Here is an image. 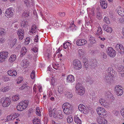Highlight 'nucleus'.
<instances>
[{
	"instance_id": "obj_1",
	"label": "nucleus",
	"mask_w": 124,
	"mask_h": 124,
	"mask_svg": "<svg viewBox=\"0 0 124 124\" xmlns=\"http://www.w3.org/2000/svg\"><path fill=\"white\" fill-rule=\"evenodd\" d=\"M48 109L50 117L53 116L56 119H61L63 118V115L62 114V111L60 110L55 108L52 110L51 107H49Z\"/></svg>"
},
{
	"instance_id": "obj_2",
	"label": "nucleus",
	"mask_w": 124,
	"mask_h": 124,
	"mask_svg": "<svg viewBox=\"0 0 124 124\" xmlns=\"http://www.w3.org/2000/svg\"><path fill=\"white\" fill-rule=\"evenodd\" d=\"M62 108L64 113L67 115H69L72 112V107L71 104L67 102L64 103L63 105Z\"/></svg>"
},
{
	"instance_id": "obj_3",
	"label": "nucleus",
	"mask_w": 124,
	"mask_h": 124,
	"mask_svg": "<svg viewBox=\"0 0 124 124\" xmlns=\"http://www.w3.org/2000/svg\"><path fill=\"white\" fill-rule=\"evenodd\" d=\"M29 102V101L27 100L22 101L18 103L17 106V110L19 111H21L26 109L28 106Z\"/></svg>"
},
{
	"instance_id": "obj_4",
	"label": "nucleus",
	"mask_w": 124,
	"mask_h": 124,
	"mask_svg": "<svg viewBox=\"0 0 124 124\" xmlns=\"http://www.w3.org/2000/svg\"><path fill=\"white\" fill-rule=\"evenodd\" d=\"M0 103L3 107H8L11 103V98L8 97H3L0 100Z\"/></svg>"
},
{
	"instance_id": "obj_5",
	"label": "nucleus",
	"mask_w": 124,
	"mask_h": 124,
	"mask_svg": "<svg viewBox=\"0 0 124 124\" xmlns=\"http://www.w3.org/2000/svg\"><path fill=\"white\" fill-rule=\"evenodd\" d=\"M14 11L13 8H8L6 10L5 14V16L8 18L12 17L14 15Z\"/></svg>"
},
{
	"instance_id": "obj_6",
	"label": "nucleus",
	"mask_w": 124,
	"mask_h": 124,
	"mask_svg": "<svg viewBox=\"0 0 124 124\" xmlns=\"http://www.w3.org/2000/svg\"><path fill=\"white\" fill-rule=\"evenodd\" d=\"M97 112L99 116L102 117L106 116L107 113V111L105 109L101 107H99L97 108Z\"/></svg>"
},
{
	"instance_id": "obj_7",
	"label": "nucleus",
	"mask_w": 124,
	"mask_h": 124,
	"mask_svg": "<svg viewBox=\"0 0 124 124\" xmlns=\"http://www.w3.org/2000/svg\"><path fill=\"white\" fill-rule=\"evenodd\" d=\"M76 88V92L78 94L82 95L85 93V91L84 88L80 86L79 84H77Z\"/></svg>"
},
{
	"instance_id": "obj_8",
	"label": "nucleus",
	"mask_w": 124,
	"mask_h": 124,
	"mask_svg": "<svg viewBox=\"0 0 124 124\" xmlns=\"http://www.w3.org/2000/svg\"><path fill=\"white\" fill-rule=\"evenodd\" d=\"M74 68L76 70H80L82 68V65L80 61L78 59L74 60L73 62Z\"/></svg>"
},
{
	"instance_id": "obj_9",
	"label": "nucleus",
	"mask_w": 124,
	"mask_h": 124,
	"mask_svg": "<svg viewBox=\"0 0 124 124\" xmlns=\"http://www.w3.org/2000/svg\"><path fill=\"white\" fill-rule=\"evenodd\" d=\"M123 87L121 85H118L115 86V91L118 96H121L123 94Z\"/></svg>"
},
{
	"instance_id": "obj_10",
	"label": "nucleus",
	"mask_w": 124,
	"mask_h": 124,
	"mask_svg": "<svg viewBox=\"0 0 124 124\" xmlns=\"http://www.w3.org/2000/svg\"><path fill=\"white\" fill-rule=\"evenodd\" d=\"M99 102L101 105L105 108H109L110 107L109 104L103 98H100L99 100Z\"/></svg>"
},
{
	"instance_id": "obj_11",
	"label": "nucleus",
	"mask_w": 124,
	"mask_h": 124,
	"mask_svg": "<svg viewBox=\"0 0 124 124\" xmlns=\"http://www.w3.org/2000/svg\"><path fill=\"white\" fill-rule=\"evenodd\" d=\"M8 52L4 51L0 52V63L5 61L8 57Z\"/></svg>"
},
{
	"instance_id": "obj_12",
	"label": "nucleus",
	"mask_w": 124,
	"mask_h": 124,
	"mask_svg": "<svg viewBox=\"0 0 124 124\" xmlns=\"http://www.w3.org/2000/svg\"><path fill=\"white\" fill-rule=\"evenodd\" d=\"M106 52L108 55L110 57H114L116 55V53L115 50L111 47H109L106 50Z\"/></svg>"
},
{
	"instance_id": "obj_13",
	"label": "nucleus",
	"mask_w": 124,
	"mask_h": 124,
	"mask_svg": "<svg viewBox=\"0 0 124 124\" xmlns=\"http://www.w3.org/2000/svg\"><path fill=\"white\" fill-rule=\"evenodd\" d=\"M116 50L121 54L124 53V48L123 46L120 44H117L115 47Z\"/></svg>"
},
{
	"instance_id": "obj_14",
	"label": "nucleus",
	"mask_w": 124,
	"mask_h": 124,
	"mask_svg": "<svg viewBox=\"0 0 124 124\" xmlns=\"http://www.w3.org/2000/svg\"><path fill=\"white\" fill-rule=\"evenodd\" d=\"M17 34L19 39L20 40H22L24 36V30L22 29H19L17 32Z\"/></svg>"
},
{
	"instance_id": "obj_15",
	"label": "nucleus",
	"mask_w": 124,
	"mask_h": 124,
	"mask_svg": "<svg viewBox=\"0 0 124 124\" xmlns=\"http://www.w3.org/2000/svg\"><path fill=\"white\" fill-rule=\"evenodd\" d=\"M87 43V41L84 39H79L77 40L76 44L78 46H80L84 45Z\"/></svg>"
},
{
	"instance_id": "obj_16",
	"label": "nucleus",
	"mask_w": 124,
	"mask_h": 124,
	"mask_svg": "<svg viewBox=\"0 0 124 124\" xmlns=\"http://www.w3.org/2000/svg\"><path fill=\"white\" fill-rule=\"evenodd\" d=\"M37 27L36 25L34 24L32 26L31 30L29 32V34L31 35H34L36 32Z\"/></svg>"
},
{
	"instance_id": "obj_17",
	"label": "nucleus",
	"mask_w": 124,
	"mask_h": 124,
	"mask_svg": "<svg viewBox=\"0 0 124 124\" xmlns=\"http://www.w3.org/2000/svg\"><path fill=\"white\" fill-rule=\"evenodd\" d=\"M8 74L10 76L14 77L17 75V72L16 70H10L7 72Z\"/></svg>"
},
{
	"instance_id": "obj_18",
	"label": "nucleus",
	"mask_w": 124,
	"mask_h": 124,
	"mask_svg": "<svg viewBox=\"0 0 124 124\" xmlns=\"http://www.w3.org/2000/svg\"><path fill=\"white\" fill-rule=\"evenodd\" d=\"M118 14L122 16H124V8L120 7H118L116 8Z\"/></svg>"
},
{
	"instance_id": "obj_19",
	"label": "nucleus",
	"mask_w": 124,
	"mask_h": 124,
	"mask_svg": "<svg viewBox=\"0 0 124 124\" xmlns=\"http://www.w3.org/2000/svg\"><path fill=\"white\" fill-rule=\"evenodd\" d=\"M75 80L74 77L72 75L68 76L66 79L67 82L68 83H73Z\"/></svg>"
},
{
	"instance_id": "obj_20",
	"label": "nucleus",
	"mask_w": 124,
	"mask_h": 124,
	"mask_svg": "<svg viewBox=\"0 0 124 124\" xmlns=\"http://www.w3.org/2000/svg\"><path fill=\"white\" fill-rule=\"evenodd\" d=\"M78 114L75 115L74 117V121L75 123L77 124H81L82 121L79 118V116Z\"/></svg>"
},
{
	"instance_id": "obj_21",
	"label": "nucleus",
	"mask_w": 124,
	"mask_h": 124,
	"mask_svg": "<svg viewBox=\"0 0 124 124\" xmlns=\"http://www.w3.org/2000/svg\"><path fill=\"white\" fill-rule=\"evenodd\" d=\"M97 122L99 124H107L108 121L104 118H99L97 120Z\"/></svg>"
},
{
	"instance_id": "obj_22",
	"label": "nucleus",
	"mask_w": 124,
	"mask_h": 124,
	"mask_svg": "<svg viewBox=\"0 0 124 124\" xmlns=\"http://www.w3.org/2000/svg\"><path fill=\"white\" fill-rule=\"evenodd\" d=\"M100 5L102 8L104 9L106 8L107 7V2L104 0H101L100 1Z\"/></svg>"
},
{
	"instance_id": "obj_23",
	"label": "nucleus",
	"mask_w": 124,
	"mask_h": 124,
	"mask_svg": "<svg viewBox=\"0 0 124 124\" xmlns=\"http://www.w3.org/2000/svg\"><path fill=\"white\" fill-rule=\"evenodd\" d=\"M89 40L90 43L92 44L95 43L96 42L95 38L91 35L90 36Z\"/></svg>"
},
{
	"instance_id": "obj_24",
	"label": "nucleus",
	"mask_w": 124,
	"mask_h": 124,
	"mask_svg": "<svg viewBox=\"0 0 124 124\" xmlns=\"http://www.w3.org/2000/svg\"><path fill=\"white\" fill-rule=\"evenodd\" d=\"M29 61L27 60H24L22 62V64L24 68H27L29 65Z\"/></svg>"
},
{
	"instance_id": "obj_25",
	"label": "nucleus",
	"mask_w": 124,
	"mask_h": 124,
	"mask_svg": "<svg viewBox=\"0 0 124 124\" xmlns=\"http://www.w3.org/2000/svg\"><path fill=\"white\" fill-rule=\"evenodd\" d=\"M27 51V49L25 47H23L21 49V52L20 56L22 57L24 55Z\"/></svg>"
},
{
	"instance_id": "obj_26",
	"label": "nucleus",
	"mask_w": 124,
	"mask_h": 124,
	"mask_svg": "<svg viewBox=\"0 0 124 124\" xmlns=\"http://www.w3.org/2000/svg\"><path fill=\"white\" fill-rule=\"evenodd\" d=\"M9 90V86H6L2 87L0 89V92H5L8 91Z\"/></svg>"
},
{
	"instance_id": "obj_27",
	"label": "nucleus",
	"mask_w": 124,
	"mask_h": 124,
	"mask_svg": "<svg viewBox=\"0 0 124 124\" xmlns=\"http://www.w3.org/2000/svg\"><path fill=\"white\" fill-rule=\"evenodd\" d=\"M106 96L108 100H114L115 98L113 96V94L109 92H107Z\"/></svg>"
},
{
	"instance_id": "obj_28",
	"label": "nucleus",
	"mask_w": 124,
	"mask_h": 124,
	"mask_svg": "<svg viewBox=\"0 0 124 124\" xmlns=\"http://www.w3.org/2000/svg\"><path fill=\"white\" fill-rule=\"evenodd\" d=\"M85 107L84 105L82 104H80L78 106V108L79 110V111H80L81 112H84V113H85V111H86V112L87 111L86 110H85L84 111V110H83V109L85 108Z\"/></svg>"
},
{
	"instance_id": "obj_29",
	"label": "nucleus",
	"mask_w": 124,
	"mask_h": 124,
	"mask_svg": "<svg viewBox=\"0 0 124 124\" xmlns=\"http://www.w3.org/2000/svg\"><path fill=\"white\" fill-rule=\"evenodd\" d=\"M33 124H40V120L37 117L34 118L32 120Z\"/></svg>"
},
{
	"instance_id": "obj_30",
	"label": "nucleus",
	"mask_w": 124,
	"mask_h": 124,
	"mask_svg": "<svg viewBox=\"0 0 124 124\" xmlns=\"http://www.w3.org/2000/svg\"><path fill=\"white\" fill-rule=\"evenodd\" d=\"M104 29L108 33H111L112 31V28L108 25H106L104 26Z\"/></svg>"
},
{
	"instance_id": "obj_31",
	"label": "nucleus",
	"mask_w": 124,
	"mask_h": 124,
	"mask_svg": "<svg viewBox=\"0 0 124 124\" xmlns=\"http://www.w3.org/2000/svg\"><path fill=\"white\" fill-rule=\"evenodd\" d=\"M115 66L117 70L119 72H121L122 71L124 70V67L122 65L118 66L117 65H115Z\"/></svg>"
},
{
	"instance_id": "obj_32",
	"label": "nucleus",
	"mask_w": 124,
	"mask_h": 124,
	"mask_svg": "<svg viewBox=\"0 0 124 124\" xmlns=\"http://www.w3.org/2000/svg\"><path fill=\"white\" fill-rule=\"evenodd\" d=\"M16 55L15 54H12L11 55L9 59V61L11 62L14 61L16 59Z\"/></svg>"
},
{
	"instance_id": "obj_33",
	"label": "nucleus",
	"mask_w": 124,
	"mask_h": 124,
	"mask_svg": "<svg viewBox=\"0 0 124 124\" xmlns=\"http://www.w3.org/2000/svg\"><path fill=\"white\" fill-rule=\"evenodd\" d=\"M10 115L11 116L12 120H13L15 118L19 116L20 115V114L18 113H13L11 114Z\"/></svg>"
},
{
	"instance_id": "obj_34",
	"label": "nucleus",
	"mask_w": 124,
	"mask_h": 124,
	"mask_svg": "<svg viewBox=\"0 0 124 124\" xmlns=\"http://www.w3.org/2000/svg\"><path fill=\"white\" fill-rule=\"evenodd\" d=\"M28 22L26 20H24L22 21L21 23V26L23 27H27L28 25Z\"/></svg>"
},
{
	"instance_id": "obj_35",
	"label": "nucleus",
	"mask_w": 124,
	"mask_h": 124,
	"mask_svg": "<svg viewBox=\"0 0 124 124\" xmlns=\"http://www.w3.org/2000/svg\"><path fill=\"white\" fill-rule=\"evenodd\" d=\"M65 96L68 98H71L72 97L73 95L71 92L67 91L65 92Z\"/></svg>"
},
{
	"instance_id": "obj_36",
	"label": "nucleus",
	"mask_w": 124,
	"mask_h": 124,
	"mask_svg": "<svg viewBox=\"0 0 124 124\" xmlns=\"http://www.w3.org/2000/svg\"><path fill=\"white\" fill-rule=\"evenodd\" d=\"M19 99V96L18 94L13 95L12 97V99L13 101H16Z\"/></svg>"
},
{
	"instance_id": "obj_37",
	"label": "nucleus",
	"mask_w": 124,
	"mask_h": 124,
	"mask_svg": "<svg viewBox=\"0 0 124 124\" xmlns=\"http://www.w3.org/2000/svg\"><path fill=\"white\" fill-rule=\"evenodd\" d=\"M74 21H73L71 23L69 27V28H70V29L72 30H75L76 28V26L74 24Z\"/></svg>"
},
{
	"instance_id": "obj_38",
	"label": "nucleus",
	"mask_w": 124,
	"mask_h": 124,
	"mask_svg": "<svg viewBox=\"0 0 124 124\" xmlns=\"http://www.w3.org/2000/svg\"><path fill=\"white\" fill-rule=\"evenodd\" d=\"M70 43L69 42H67L64 43L63 45V48L64 49L68 48L70 46Z\"/></svg>"
},
{
	"instance_id": "obj_39",
	"label": "nucleus",
	"mask_w": 124,
	"mask_h": 124,
	"mask_svg": "<svg viewBox=\"0 0 124 124\" xmlns=\"http://www.w3.org/2000/svg\"><path fill=\"white\" fill-rule=\"evenodd\" d=\"M108 73L110 74V75L111 76L112 75H113V72H114V70L111 67H110L108 68Z\"/></svg>"
},
{
	"instance_id": "obj_40",
	"label": "nucleus",
	"mask_w": 124,
	"mask_h": 124,
	"mask_svg": "<svg viewBox=\"0 0 124 124\" xmlns=\"http://www.w3.org/2000/svg\"><path fill=\"white\" fill-rule=\"evenodd\" d=\"M50 84L51 85L53 86H54L56 85V82L55 80L54 77H52L51 79Z\"/></svg>"
},
{
	"instance_id": "obj_41",
	"label": "nucleus",
	"mask_w": 124,
	"mask_h": 124,
	"mask_svg": "<svg viewBox=\"0 0 124 124\" xmlns=\"http://www.w3.org/2000/svg\"><path fill=\"white\" fill-rule=\"evenodd\" d=\"M104 21L108 24H109L110 23V20L108 17H105L104 19Z\"/></svg>"
},
{
	"instance_id": "obj_42",
	"label": "nucleus",
	"mask_w": 124,
	"mask_h": 124,
	"mask_svg": "<svg viewBox=\"0 0 124 124\" xmlns=\"http://www.w3.org/2000/svg\"><path fill=\"white\" fill-rule=\"evenodd\" d=\"M36 113L37 115L39 116H41V112L39 108L37 107L36 110Z\"/></svg>"
},
{
	"instance_id": "obj_43",
	"label": "nucleus",
	"mask_w": 124,
	"mask_h": 124,
	"mask_svg": "<svg viewBox=\"0 0 124 124\" xmlns=\"http://www.w3.org/2000/svg\"><path fill=\"white\" fill-rule=\"evenodd\" d=\"M102 33V30L100 27H99L98 28L97 32L96 33V35H100Z\"/></svg>"
},
{
	"instance_id": "obj_44",
	"label": "nucleus",
	"mask_w": 124,
	"mask_h": 124,
	"mask_svg": "<svg viewBox=\"0 0 124 124\" xmlns=\"http://www.w3.org/2000/svg\"><path fill=\"white\" fill-rule=\"evenodd\" d=\"M11 41L12 42L10 45V46L11 47H12L16 44L17 41V39L15 38Z\"/></svg>"
},
{
	"instance_id": "obj_45",
	"label": "nucleus",
	"mask_w": 124,
	"mask_h": 124,
	"mask_svg": "<svg viewBox=\"0 0 124 124\" xmlns=\"http://www.w3.org/2000/svg\"><path fill=\"white\" fill-rule=\"evenodd\" d=\"M67 120L68 123L70 124L72 122L73 119L71 116H69L67 117Z\"/></svg>"
},
{
	"instance_id": "obj_46",
	"label": "nucleus",
	"mask_w": 124,
	"mask_h": 124,
	"mask_svg": "<svg viewBox=\"0 0 124 124\" xmlns=\"http://www.w3.org/2000/svg\"><path fill=\"white\" fill-rule=\"evenodd\" d=\"M52 65L53 68L56 70L58 69L60 67L59 66V64L58 63L56 64L53 63L52 64Z\"/></svg>"
},
{
	"instance_id": "obj_47",
	"label": "nucleus",
	"mask_w": 124,
	"mask_h": 124,
	"mask_svg": "<svg viewBox=\"0 0 124 124\" xmlns=\"http://www.w3.org/2000/svg\"><path fill=\"white\" fill-rule=\"evenodd\" d=\"M5 30L3 28H0V35L1 36L4 35L5 34Z\"/></svg>"
},
{
	"instance_id": "obj_48",
	"label": "nucleus",
	"mask_w": 124,
	"mask_h": 124,
	"mask_svg": "<svg viewBox=\"0 0 124 124\" xmlns=\"http://www.w3.org/2000/svg\"><path fill=\"white\" fill-rule=\"evenodd\" d=\"M78 52L80 56H83V55H85V54L82 49H79Z\"/></svg>"
},
{
	"instance_id": "obj_49",
	"label": "nucleus",
	"mask_w": 124,
	"mask_h": 124,
	"mask_svg": "<svg viewBox=\"0 0 124 124\" xmlns=\"http://www.w3.org/2000/svg\"><path fill=\"white\" fill-rule=\"evenodd\" d=\"M97 18L99 19H101L102 18V16L101 14L99 12H97L96 13Z\"/></svg>"
},
{
	"instance_id": "obj_50",
	"label": "nucleus",
	"mask_w": 124,
	"mask_h": 124,
	"mask_svg": "<svg viewBox=\"0 0 124 124\" xmlns=\"http://www.w3.org/2000/svg\"><path fill=\"white\" fill-rule=\"evenodd\" d=\"M30 41V38L29 37L27 38L25 40V42L24 43L25 44L28 45Z\"/></svg>"
},
{
	"instance_id": "obj_51",
	"label": "nucleus",
	"mask_w": 124,
	"mask_h": 124,
	"mask_svg": "<svg viewBox=\"0 0 124 124\" xmlns=\"http://www.w3.org/2000/svg\"><path fill=\"white\" fill-rule=\"evenodd\" d=\"M29 12L27 11H25L23 14V16L25 17H28L29 16Z\"/></svg>"
},
{
	"instance_id": "obj_52",
	"label": "nucleus",
	"mask_w": 124,
	"mask_h": 124,
	"mask_svg": "<svg viewBox=\"0 0 124 124\" xmlns=\"http://www.w3.org/2000/svg\"><path fill=\"white\" fill-rule=\"evenodd\" d=\"M34 70H33L31 74V78L33 79H34L35 76V73Z\"/></svg>"
},
{
	"instance_id": "obj_53",
	"label": "nucleus",
	"mask_w": 124,
	"mask_h": 124,
	"mask_svg": "<svg viewBox=\"0 0 124 124\" xmlns=\"http://www.w3.org/2000/svg\"><path fill=\"white\" fill-rule=\"evenodd\" d=\"M85 108H84L83 110H86V111H87L86 112V111H85V113H84V112L83 111V112H81L82 113H83L84 114H87V113H88L89 112V108H88L87 107H85ZM84 111L85 110H84Z\"/></svg>"
},
{
	"instance_id": "obj_54",
	"label": "nucleus",
	"mask_w": 124,
	"mask_h": 124,
	"mask_svg": "<svg viewBox=\"0 0 124 124\" xmlns=\"http://www.w3.org/2000/svg\"><path fill=\"white\" fill-rule=\"evenodd\" d=\"M105 81L107 83H109L110 81V80L109 79V77L108 76L106 77L105 79Z\"/></svg>"
},
{
	"instance_id": "obj_55",
	"label": "nucleus",
	"mask_w": 124,
	"mask_h": 124,
	"mask_svg": "<svg viewBox=\"0 0 124 124\" xmlns=\"http://www.w3.org/2000/svg\"><path fill=\"white\" fill-rule=\"evenodd\" d=\"M23 81V79L21 78H19L18 79L17 81V82L16 83L18 84H19L21 83V82Z\"/></svg>"
},
{
	"instance_id": "obj_56",
	"label": "nucleus",
	"mask_w": 124,
	"mask_h": 124,
	"mask_svg": "<svg viewBox=\"0 0 124 124\" xmlns=\"http://www.w3.org/2000/svg\"><path fill=\"white\" fill-rule=\"evenodd\" d=\"M62 89L61 87L60 86L58 88V92L59 93L61 94L62 93Z\"/></svg>"
},
{
	"instance_id": "obj_57",
	"label": "nucleus",
	"mask_w": 124,
	"mask_h": 124,
	"mask_svg": "<svg viewBox=\"0 0 124 124\" xmlns=\"http://www.w3.org/2000/svg\"><path fill=\"white\" fill-rule=\"evenodd\" d=\"M32 50L34 53H36L38 51V49L35 46L32 49Z\"/></svg>"
},
{
	"instance_id": "obj_58",
	"label": "nucleus",
	"mask_w": 124,
	"mask_h": 124,
	"mask_svg": "<svg viewBox=\"0 0 124 124\" xmlns=\"http://www.w3.org/2000/svg\"><path fill=\"white\" fill-rule=\"evenodd\" d=\"M119 21L121 23H124V19L123 17H121Z\"/></svg>"
},
{
	"instance_id": "obj_59",
	"label": "nucleus",
	"mask_w": 124,
	"mask_h": 124,
	"mask_svg": "<svg viewBox=\"0 0 124 124\" xmlns=\"http://www.w3.org/2000/svg\"><path fill=\"white\" fill-rule=\"evenodd\" d=\"M5 39L3 38L0 39V44H1L4 43L5 41Z\"/></svg>"
},
{
	"instance_id": "obj_60",
	"label": "nucleus",
	"mask_w": 124,
	"mask_h": 124,
	"mask_svg": "<svg viewBox=\"0 0 124 124\" xmlns=\"http://www.w3.org/2000/svg\"><path fill=\"white\" fill-rule=\"evenodd\" d=\"M101 57L104 59H106L107 58V56L106 54L104 53H102L101 54Z\"/></svg>"
},
{
	"instance_id": "obj_61",
	"label": "nucleus",
	"mask_w": 124,
	"mask_h": 124,
	"mask_svg": "<svg viewBox=\"0 0 124 124\" xmlns=\"http://www.w3.org/2000/svg\"><path fill=\"white\" fill-rule=\"evenodd\" d=\"M40 98V96H38V94L37 93L35 96V100H36L38 101H39V99Z\"/></svg>"
},
{
	"instance_id": "obj_62",
	"label": "nucleus",
	"mask_w": 124,
	"mask_h": 124,
	"mask_svg": "<svg viewBox=\"0 0 124 124\" xmlns=\"http://www.w3.org/2000/svg\"><path fill=\"white\" fill-rule=\"evenodd\" d=\"M120 112L121 114L124 117V108L121 109V110Z\"/></svg>"
},
{
	"instance_id": "obj_63",
	"label": "nucleus",
	"mask_w": 124,
	"mask_h": 124,
	"mask_svg": "<svg viewBox=\"0 0 124 124\" xmlns=\"http://www.w3.org/2000/svg\"><path fill=\"white\" fill-rule=\"evenodd\" d=\"M4 80L5 82L9 81L10 79L8 77H5L4 78Z\"/></svg>"
},
{
	"instance_id": "obj_64",
	"label": "nucleus",
	"mask_w": 124,
	"mask_h": 124,
	"mask_svg": "<svg viewBox=\"0 0 124 124\" xmlns=\"http://www.w3.org/2000/svg\"><path fill=\"white\" fill-rule=\"evenodd\" d=\"M83 61L85 64L87 63L88 62L86 58H83Z\"/></svg>"
}]
</instances>
